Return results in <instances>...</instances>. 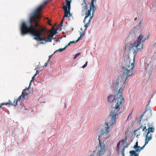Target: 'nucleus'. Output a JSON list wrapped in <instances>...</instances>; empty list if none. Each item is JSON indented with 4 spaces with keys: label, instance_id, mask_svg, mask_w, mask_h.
Returning <instances> with one entry per match:
<instances>
[{
    "label": "nucleus",
    "instance_id": "nucleus-1",
    "mask_svg": "<svg viewBox=\"0 0 156 156\" xmlns=\"http://www.w3.org/2000/svg\"><path fill=\"white\" fill-rule=\"evenodd\" d=\"M37 21L32 23H26L23 22L21 26V33L22 35L29 33L34 37V39L37 41H44L45 43L51 42V37H53L55 33H51L45 36V34L48 32V30L44 26H41Z\"/></svg>",
    "mask_w": 156,
    "mask_h": 156
},
{
    "label": "nucleus",
    "instance_id": "nucleus-2",
    "mask_svg": "<svg viewBox=\"0 0 156 156\" xmlns=\"http://www.w3.org/2000/svg\"><path fill=\"white\" fill-rule=\"evenodd\" d=\"M134 67V62L131 63L129 58H127L124 59L122 66V68L123 69L122 76L124 77L125 76V78L127 80L129 77L134 75L135 72L133 69Z\"/></svg>",
    "mask_w": 156,
    "mask_h": 156
},
{
    "label": "nucleus",
    "instance_id": "nucleus-3",
    "mask_svg": "<svg viewBox=\"0 0 156 156\" xmlns=\"http://www.w3.org/2000/svg\"><path fill=\"white\" fill-rule=\"evenodd\" d=\"M108 101L111 103L112 110H117L119 111L120 109V106L122 103L124 102V98L122 95L120 96L119 95L114 96L112 95H109L108 97Z\"/></svg>",
    "mask_w": 156,
    "mask_h": 156
},
{
    "label": "nucleus",
    "instance_id": "nucleus-4",
    "mask_svg": "<svg viewBox=\"0 0 156 156\" xmlns=\"http://www.w3.org/2000/svg\"><path fill=\"white\" fill-rule=\"evenodd\" d=\"M48 2V0L44 1L42 4L41 5L31 14L30 17L29 22L28 23H32L37 21H39V20L41 17V10L46 5Z\"/></svg>",
    "mask_w": 156,
    "mask_h": 156
},
{
    "label": "nucleus",
    "instance_id": "nucleus-5",
    "mask_svg": "<svg viewBox=\"0 0 156 156\" xmlns=\"http://www.w3.org/2000/svg\"><path fill=\"white\" fill-rule=\"evenodd\" d=\"M126 80L125 78V77L123 76L119 77L117 80L115 90L116 91H118L117 95L120 96L122 95V92L125 88Z\"/></svg>",
    "mask_w": 156,
    "mask_h": 156
},
{
    "label": "nucleus",
    "instance_id": "nucleus-6",
    "mask_svg": "<svg viewBox=\"0 0 156 156\" xmlns=\"http://www.w3.org/2000/svg\"><path fill=\"white\" fill-rule=\"evenodd\" d=\"M119 111H117V110H112L108 117L106 119L105 123L106 124H107V125H109L110 127L115 124L116 119L118 118V115L119 113Z\"/></svg>",
    "mask_w": 156,
    "mask_h": 156
},
{
    "label": "nucleus",
    "instance_id": "nucleus-7",
    "mask_svg": "<svg viewBox=\"0 0 156 156\" xmlns=\"http://www.w3.org/2000/svg\"><path fill=\"white\" fill-rule=\"evenodd\" d=\"M142 48L141 46H138L137 45L135 44L134 42L133 44H126L125 47V49L127 50L129 52V53H133L134 54L137 53L138 49Z\"/></svg>",
    "mask_w": 156,
    "mask_h": 156
},
{
    "label": "nucleus",
    "instance_id": "nucleus-8",
    "mask_svg": "<svg viewBox=\"0 0 156 156\" xmlns=\"http://www.w3.org/2000/svg\"><path fill=\"white\" fill-rule=\"evenodd\" d=\"M110 126L105 123L104 125H100L97 130V133L99 135H101L106 134L109 132Z\"/></svg>",
    "mask_w": 156,
    "mask_h": 156
},
{
    "label": "nucleus",
    "instance_id": "nucleus-9",
    "mask_svg": "<svg viewBox=\"0 0 156 156\" xmlns=\"http://www.w3.org/2000/svg\"><path fill=\"white\" fill-rule=\"evenodd\" d=\"M127 139V137L126 136H125V138L124 140H122L121 141L119 142L117 144L116 147V151L117 152H119L120 149V144L121 143L122 144V145H123V148L122 149L121 151L122 156H125L124 151L125 150V148L127 147L129 145V144H127L126 142Z\"/></svg>",
    "mask_w": 156,
    "mask_h": 156
},
{
    "label": "nucleus",
    "instance_id": "nucleus-10",
    "mask_svg": "<svg viewBox=\"0 0 156 156\" xmlns=\"http://www.w3.org/2000/svg\"><path fill=\"white\" fill-rule=\"evenodd\" d=\"M65 0L66 5H65L64 3L62 4L63 6V8L64 10V15L63 19H64V17H67L68 14H69L70 15V14L69 12V9L70 7V2L71 0Z\"/></svg>",
    "mask_w": 156,
    "mask_h": 156
},
{
    "label": "nucleus",
    "instance_id": "nucleus-11",
    "mask_svg": "<svg viewBox=\"0 0 156 156\" xmlns=\"http://www.w3.org/2000/svg\"><path fill=\"white\" fill-rule=\"evenodd\" d=\"M138 142H136L134 147L133 148L135 149V151H129V153L131 156H138L139 154L136 153V152H139L140 151L143 149L144 147V146H143L142 147L138 146Z\"/></svg>",
    "mask_w": 156,
    "mask_h": 156
},
{
    "label": "nucleus",
    "instance_id": "nucleus-12",
    "mask_svg": "<svg viewBox=\"0 0 156 156\" xmlns=\"http://www.w3.org/2000/svg\"><path fill=\"white\" fill-rule=\"evenodd\" d=\"M98 140L99 143L98 146L96 147V149L98 151L97 154H98V156H102L105 152V146L104 144H101L99 139V137Z\"/></svg>",
    "mask_w": 156,
    "mask_h": 156
},
{
    "label": "nucleus",
    "instance_id": "nucleus-13",
    "mask_svg": "<svg viewBox=\"0 0 156 156\" xmlns=\"http://www.w3.org/2000/svg\"><path fill=\"white\" fill-rule=\"evenodd\" d=\"M144 37V35L143 34H140L139 36H138L137 37V40L134 42V43H135V44H136L137 45V46H142V47L143 48V45L141 44V43H143L146 40L148 39L149 37V35L146 38H145L144 39L142 40L143 37Z\"/></svg>",
    "mask_w": 156,
    "mask_h": 156
},
{
    "label": "nucleus",
    "instance_id": "nucleus-14",
    "mask_svg": "<svg viewBox=\"0 0 156 156\" xmlns=\"http://www.w3.org/2000/svg\"><path fill=\"white\" fill-rule=\"evenodd\" d=\"M143 131L147 132V135H149L151 132H154V128L152 126L151 124L148 123L147 128L145 126L143 128Z\"/></svg>",
    "mask_w": 156,
    "mask_h": 156
},
{
    "label": "nucleus",
    "instance_id": "nucleus-15",
    "mask_svg": "<svg viewBox=\"0 0 156 156\" xmlns=\"http://www.w3.org/2000/svg\"><path fill=\"white\" fill-rule=\"evenodd\" d=\"M27 90L28 91V89H25L23 90L22 94L19 97V99H20L22 98H26L28 97V92H25Z\"/></svg>",
    "mask_w": 156,
    "mask_h": 156
},
{
    "label": "nucleus",
    "instance_id": "nucleus-16",
    "mask_svg": "<svg viewBox=\"0 0 156 156\" xmlns=\"http://www.w3.org/2000/svg\"><path fill=\"white\" fill-rule=\"evenodd\" d=\"M91 9H89L88 10V11L87 12H86V16L84 18V20H83V22L85 23V20L86 19L89 17L91 15Z\"/></svg>",
    "mask_w": 156,
    "mask_h": 156
},
{
    "label": "nucleus",
    "instance_id": "nucleus-17",
    "mask_svg": "<svg viewBox=\"0 0 156 156\" xmlns=\"http://www.w3.org/2000/svg\"><path fill=\"white\" fill-rule=\"evenodd\" d=\"M141 22H139V24L136 27H135L134 28L133 31L134 33H135L137 32L138 30H139L141 28Z\"/></svg>",
    "mask_w": 156,
    "mask_h": 156
},
{
    "label": "nucleus",
    "instance_id": "nucleus-18",
    "mask_svg": "<svg viewBox=\"0 0 156 156\" xmlns=\"http://www.w3.org/2000/svg\"><path fill=\"white\" fill-rule=\"evenodd\" d=\"M90 9H91V10L92 9V12L93 13L96 10V8L95 7L94 5H90Z\"/></svg>",
    "mask_w": 156,
    "mask_h": 156
},
{
    "label": "nucleus",
    "instance_id": "nucleus-19",
    "mask_svg": "<svg viewBox=\"0 0 156 156\" xmlns=\"http://www.w3.org/2000/svg\"><path fill=\"white\" fill-rule=\"evenodd\" d=\"M12 103L11 102V101L10 100H9V102H7L6 103H2L1 104H0V108H1L2 106V105H12Z\"/></svg>",
    "mask_w": 156,
    "mask_h": 156
},
{
    "label": "nucleus",
    "instance_id": "nucleus-20",
    "mask_svg": "<svg viewBox=\"0 0 156 156\" xmlns=\"http://www.w3.org/2000/svg\"><path fill=\"white\" fill-rule=\"evenodd\" d=\"M82 5L83 6L82 8H83L85 10L87 9V5L85 1V0H84V2L82 4Z\"/></svg>",
    "mask_w": 156,
    "mask_h": 156
},
{
    "label": "nucleus",
    "instance_id": "nucleus-21",
    "mask_svg": "<svg viewBox=\"0 0 156 156\" xmlns=\"http://www.w3.org/2000/svg\"><path fill=\"white\" fill-rule=\"evenodd\" d=\"M151 136V134H150V135H147V133L146 139H147V140H148V141L150 140L152 138Z\"/></svg>",
    "mask_w": 156,
    "mask_h": 156
},
{
    "label": "nucleus",
    "instance_id": "nucleus-22",
    "mask_svg": "<svg viewBox=\"0 0 156 156\" xmlns=\"http://www.w3.org/2000/svg\"><path fill=\"white\" fill-rule=\"evenodd\" d=\"M20 99H19V98L15 101H14L13 103L12 104V105H13L15 106H16L17 104V102Z\"/></svg>",
    "mask_w": 156,
    "mask_h": 156
},
{
    "label": "nucleus",
    "instance_id": "nucleus-23",
    "mask_svg": "<svg viewBox=\"0 0 156 156\" xmlns=\"http://www.w3.org/2000/svg\"><path fill=\"white\" fill-rule=\"evenodd\" d=\"M80 34L81 35L80 37H78V40H79L80 39H82L83 36L85 34L84 32L81 33V32L80 33Z\"/></svg>",
    "mask_w": 156,
    "mask_h": 156
},
{
    "label": "nucleus",
    "instance_id": "nucleus-24",
    "mask_svg": "<svg viewBox=\"0 0 156 156\" xmlns=\"http://www.w3.org/2000/svg\"><path fill=\"white\" fill-rule=\"evenodd\" d=\"M65 50V48H59L58 50L55 51L54 53L56 52L57 51H59L60 52H62L63 51H64Z\"/></svg>",
    "mask_w": 156,
    "mask_h": 156
},
{
    "label": "nucleus",
    "instance_id": "nucleus-25",
    "mask_svg": "<svg viewBox=\"0 0 156 156\" xmlns=\"http://www.w3.org/2000/svg\"><path fill=\"white\" fill-rule=\"evenodd\" d=\"M145 113V112H144V113L142 115H141V116H140L139 117V118H138V121H139L140 122L141 121V120L143 118V117Z\"/></svg>",
    "mask_w": 156,
    "mask_h": 156
},
{
    "label": "nucleus",
    "instance_id": "nucleus-26",
    "mask_svg": "<svg viewBox=\"0 0 156 156\" xmlns=\"http://www.w3.org/2000/svg\"><path fill=\"white\" fill-rule=\"evenodd\" d=\"M45 19L48 20V21H47L49 25L51 26L52 24L50 23V22L51 21V20H50L48 18H45Z\"/></svg>",
    "mask_w": 156,
    "mask_h": 156
},
{
    "label": "nucleus",
    "instance_id": "nucleus-27",
    "mask_svg": "<svg viewBox=\"0 0 156 156\" xmlns=\"http://www.w3.org/2000/svg\"><path fill=\"white\" fill-rule=\"evenodd\" d=\"M143 127V126H140V127L138 129H137L136 130H135L134 131V134L136 135V134H135L136 132L138 130H139L140 129V128H142Z\"/></svg>",
    "mask_w": 156,
    "mask_h": 156
},
{
    "label": "nucleus",
    "instance_id": "nucleus-28",
    "mask_svg": "<svg viewBox=\"0 0 156 156\" xmlns=\"http://www.w3.org/2000/svg\"><path fill=\"white\" fill-rule=\"evenodd\" d=\"M36 76V74H35L34 76L32 77V80L30 81V84L31 82L34 80L35 77Z\"/></svg>",
    "mask_w": 156,
    "mask_h": 156
},
{
    "label": "nucleus",
    "instance_id": "nucleus-29",
    "mask_svg": "<svg viewBox=\"0 0 156 156\" xmlns=\"http://www.w3.org/2000/svg\"><path fill=\"white\" fill-rule=\"evenodd\" d=\"M80 54V53H78L77 54H76L75 55L73 59H75V58H76L78 57Z\"/></svg>",
    "mask_w": 156,
    "mask_h": 156
},
{
    "label": "nucleus",
    "instance_id": "nucleus-30",
    "mask_svg": "<svg viewBox=\"0 0 156 156\" xmlns=\"http://www.w3.org/2000/svg\"><path fill=\"white\" fill-rule=\"evenodd\" d=\"M64 20V19H63L62 20L61 22L59 25V26L62 27L63 26V22Z\"/></svg>",
    "mask_w": 156,
    "mask_h": 156
},
{
    "label": "nucleus",
    "instance_id": "nucleus-31",
    "mask_svg": "<svg viewBox=\"0 0 156 156\" xmlns=\"http://www.w3.org/2000/svg\"><path fill=\"white\" fill-rule=\"evenodd\" d=\"M87 61L82 66V67L83 68L87 66Z\"/></svg>",
    "mask_w": 156,
    "mask_h": 156
},
{
    "label": "nucleus",
    "instance_id": "nucleus-32",
    "mask_svg": "<svg viewBox=\"0 0 156 156\" xmlns=\"http://www.w3.org/2000/svg\"><path fill=\"white\" fill-rule=\"evenodd\" d=\"M79 40H77V41H70V43H76Z\"/></svg>",
    "mask_w": 156,
    "mask_h": 156
},
{
    "label": "nucleus",
    "instance_id": "nucleus-33",
    "mask_svg": "<svg viewBox=\"0 0 156 156\" xmlns=\"http://www.w3.org/2000/svg\"><path fill=\"white\" fill-rule=\"evenodd\" d=\"M96 151H94L93 154H92L90 156H96V155H95V154L96 153Z\"/></svg>",
    "mask_w": 156,
    "mask_h": 156
},
{
    "label": "nucleus",
    "instance_id": "nucleus-34",
    "mask_svg": "<svg viewBox=\"0 0 156 156\" xmlns=\"http://www.w3.org/2000/svg\"><path fill=\"white\" fill-rule=\"evenodd\" d=\"M56 31L57 30H56L53 29L51 32L52 33H55V34H56Z\"/></svg>",
    "mask_w": 156,
    "mask_h": 156
},
{
    "label": "nucleus",
    "instance_id": "nucleus-35",
    "mask_svg": "<svg viewBox=\"0 0 156 156\" xmlns=\"http://www.w3.org/2000/svg\"><path fill=\"white\" fill-rule=\"evenodd\" d=\"M149 141H148V140H147V139H145V144L144 146H145L146 144H147L148 143V142Z\"/></svg>",
    "mask_w": 156,
    "mask_h": 156
},
{
    "label": "nucleus",
    "instance_id": "nucleus-36",
    "mask_svg": "<svg viewBox=\"0 0 156 156\" xmlns=\"http://www.w3.org/2000/svg\"><path fill=\"white\" fill-rule=\"evenodd\" d=\"M94 0H91L90 5H94Z\"/></svg>",
    "mask_w": 156,
    "mask_h": 156
},
{
    "label": "nucleus",
    "instance_id": "nucleus-37",
    "mask_svg": "<svg viewBox=\"0 0 156 156\" xmlns=\"http://www.w3.org/2000/svg\"><path fill=\"white\" fill-rule=\"evenodd\" d=\"M71 43H70V42L69 43L67 44H66V46H65V47H64V48H65V49L68 46H69L70 44H71Z\"/></svg>",
    "mask_w": 156,
    "mask_h": 156
},
{
    "label": "nucleus",
    "instance_id": "nucleus-38",
    "mask_svg": "<svg viewBox=\"0 0 156 156\" xmlns=\"http://www.w3.org/2000/svg\"><path fill=\"white\" fill-rule=\"evenodd\" d=\"M48 63L46 62L45 63L44 65L43 66L44 68H45L47 65Z\"/></svg>",
    "mask_w": 156,
    "mask_h": 156
},
{
    "label": "nucleus",
    "instance_id": "nucleus-39",
    "mask_svg": "<svg viewBox=\"0 0 156 156\" xmlns=\"http://www.w3.org/2000/svg\"><path fill=\"white\" fill-rule=\"evenodd\" d=\"M88 23H86L84 25V27H85L86 28L88 27L87 24Z\"/></svg>",
    "mask_w": 156,
    "mask_h": 156
},
{
    "label": "nucleus",
    "instance_id": "nucleus-40",
    "mask_svg": "<svg viewBox=\"0 0 156 156\" xmlns=\"http://www.w3.org/2000/svg\"><path fill=\"white\" fill-rule=\"evenodd\" d=\"M52 55H49V59L48 60V61H49L50 59L52 57Z\"/></svg>",
    "mask_w": 156,
    "mask_h": 156
},
{
    "label": "nucleus",
    "instance_id": "nucleus-41",
    "mask_svg": "<svg viewBox=\"0 0 156 156\" xmlns=\"http://www.w3.org/2000/svg\"><path fill=\"white\" fill-rule=\"evenodd\" d=\"M39 73L38 72V71L37 70L36 71V73H35V74H36V75L37 74H38Z\"/></svg>",
    "mask_w": 156,
    "mask_h": 156
},
{
    "label": "nucleus",
    "instance_id": "nucleus-42",
    "mask_svg": "<svg viewBox=\"0 0 156 156\" xmlns=\"http://www.w3.org/2000/svg\"><path fill=\"white\" fill-rule=\"evenodd\" d=\"M92 16H90V20H89V22L88 23H89L90 22V20L92 18Z\"/></svg>",
    "mask_w": 156,
    "mask_h": 156
},
{
    "label": "nucleus",
    "instance_id": "nucleus-43",
    "mask_svg": "<svg viewBox=\"0 0 156 156\" xmlns=\"http://www.w3.org/2000/svg\"><path fill=\"white\" fill-rule=\"evenodd\" d=\"M53 39V37H51V41H52V39Z\"/></svg>",
    "mask_w": 156,
    "mask_h": 156
},
{
    "label": "nucleus",
    "instance_id": "nucleus-44",
    "mask_svg": "<svg viewBox=\"0 0 156 156\" xmlns=\"http://www.w3.org/2000/svg\"><path fill=\"white\" fill-rule=\"evenodd\" d=\"M58 41V40H56V42H57V41Z\"/></svg>",
    "mask_w": 156,
    "mask_h": 156
},
{
    "label": "nucleus",
    "instance_id": "nucleus-45",
    "mask_svg": "<svg viewBox=\"0 0 156 156\" xmlns=\"http://www.w3.org/2000/svg\"><path fill=\"white\" fill-rule=\"evenodd\" d=\"M58 27H57V28L58 29Z\"/></svg>",
    "mask_w": 156,
    "mask_h": 156
},
{
    "label": "nucleus",
    "instance_id": "nucleus-46",
    "mask_svg": "<svg viewBox=\"0 0 156 156\" xmlns=\"http://www.w3.org/2000/svg\"><path fill=\"white\" fill-rule=\"evenodd\" d=\"M41 43V44H44V43L43 42H42Z\"/></svg>",
    "mask_w": 156,
    "mask_h": 156
},
{
    "label": "nucleus",
    "instance_id": "nucleus-47",
    "mask_svg": "<svg viewBox=\"0 0 156 156\" xmlns=\"http://www.w3.org/2000/svg\"><path fill=\"white\" fill-rule=\"evenodd\" d=\"M134 59H135V58H134H134H133V60H134Z\"/></svg>",
    "mask_w": 156,
    "mask_h": 156
},
{
    "label": "nucleus",
    "instance_id": "nucleus-48",
    "mask_svg": "<svg viewBox=\"0 0 156 156\" xmlns=\"http://www.w3.org/2000/svg\"><path fill=\"white\" fill-rule=\"evenodd\" d=\"M37 68H36L35 69V70H36V69H37Z\"/></svg>",
    "mask_w": 156,
    "mask_h": 156
},
{
    "label": "nucleus",
    "instance_id": "nucleus-49",
    "mask_svg": "<svg viewBox=\"0 0 156 156\" xmlns=\"http://www.w3.org/2000/svg\"><path fill=\"white\" fill-rule=\"evenodd\" d=\"M81 30H82V28H81Z\"/></svg>",
    "mask_w": 156,
    "mask_h": 156
}]
</instances>
